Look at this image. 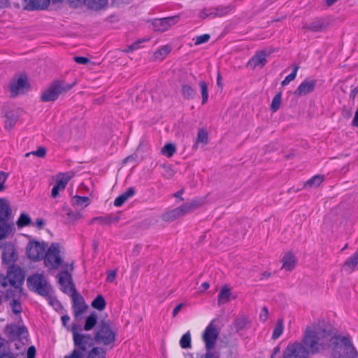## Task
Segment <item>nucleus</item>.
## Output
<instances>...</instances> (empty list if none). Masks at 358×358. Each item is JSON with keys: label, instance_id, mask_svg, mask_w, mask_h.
<instances>
[{"label": "nucleus", "instance_id": "1", "mask_svg": "<svg viewBox=\"0 0 358 358\" xmlns=\"http://www.w3.org/2000/svg\"><path fill=\"white\" fill-rule=\"evenodd\" d=\"M303 343L289 345L283 358H307L309 353H320L329 349L335 358H358V353L348 337L334 336L330 329L319 325L306 329Z\"/></svg>", "mask_w": 358, "mask_h": 358}, {"label": "nucleus", "instance_id": "2", "mask_svg": "<svg viewBox=\"0 0 358 358\" xmlns=\"http://www.w3.org/2000/svg\"><path fill=\"white\" fill-rule=\"evenodd\" d=\"M74 349L70 355L65 358H85L94 346V338L89 334L82 332V329L76 324L71 327Z\"/></svg>", "mask_w": 358, "mask_h": 358}, {"label": "nucleus", "instance_id": "3", "mask_svg": "<svg viewBox=\"0 0 358 358\" xmlns=\"http://www.w3.org/2000/svg\"><path fill=\"white\" fill-rule=\"evenodd\" d=\"M12 213L8 200L0 197V240L6 239L12 231L13 224L8 222L12 217Z\"/></svg>", "mask_w": 358, "mask_h": 358}, {"label": "nucleus", "instance_id": "4", "mask_svg": "<svg viewBox=\"0 0 358 358\" xmlns=\"http://www.w3.org/2000/svg\"><path fill=\"white\" fill-rule=\"evenodd\" d=\"M73 85L68 84L64 80H55L47 89L42 92L41 100L43 102L55 101L61 94L70 90Z\"/></svg>", "mask_w": 358, "mask_h": 358}, {"label": "nucleus", "instance_id": "5", "mask_svg": "<svg viewBox=\"0 0 358 358\" xmlns=\"http://www.w3.org/2000/svg\"><path fill=\"white\" fill-rule=\"evenodd\" d=\"M97 343L108 345L116 339V332L113 331L109 321H101L95 329L94 336Z\"/></svg>", "mask_w": 358, "mask_h": 358}, {"label": "nucleus", "instance_id": "6", "mask_svg": "<svg viewBox=\"0 0 358 358\" xmlns=\"http://www.w3.org/2000/svg\"><path fill=\"white\" fill-rule=\"evenodd\" d=\"M27 284L29 289L38 294L50 298L51 287L43 274L36 273L27 278Z\"/></svg>", "mask_w": 358, "mask_h": 358}, {"label": "nucleus", "instance_id": "7", "mask_svg": "<svg viewBox=\"0 0 358 358\" xmlns=\"http://www.w3.org/2000/svg\"><path fill=\"white\" fill-rule=\"evenodd\" d=\"M60 253L59 244L52 243L43 257L45 266L51 269L58 268L63 263Z\"/></svg>", "mask_w": 358, "mask_h": 358}, {"label": "nucleus", "instance_id": "8", "mask_svg": "<svg viewBox=\"0 0 358 358\" xmlns=\"http://www.w3.org/2000/svg\"><path fill=\"white\" fill-rule=\"evenodd\" d=\"M214 321L210 322L202 335L206 350H212L215 348L219 336V331L213 324Z\"/></svg>", "mask_w": 358, "mask_h": 358}, {"label": "nucleus", "instance_id": "9", "mask_svg": "<svg viewBox=\"0 0 358 358\" xmlns=\"http://www.w3.org/2000/svg\"><path fill=\"white\" fill-rule=\"evenodd\" d=\"M7 275L9 278V284L15 288H20L24 281V273L22 268L16 265L12 264L7 269Z\"/></svg>", "mask_w": 358, "mask_h": 358}, {"label": "nucleus", "instance_id": "10", "mask_svg": "<svg viewBox=\"0 0 358 358\" xmlns=\"http://www.w3.org/2000/svg\"><path fill=\"white\" fill-rule=\"evenodd\" d=\"M28 257L32 260L38 261L43 259L45 252V245L43 243L31 241L27 247Z\"/></svg>", "mask_w": 358, "mask_h": 358}, {"label": "nucleus", "instance_id": "11", "mask_svg": "<svg viewBox=\"0 0 358 358\" xmlns=\"http://www.w3.org/2000/svg\"><path fill=\"white\" fill-rule=\"evenodd\" d=\"M9 89L11 97L24 94L29 89L26 76L22 75L17 79L13 80L10 84Z\"/></svg>", "mask_w": 358, "mask_h": 358}, {"label": "nucleus", "instance_id": "12", "mask_svg": "<svg viewBox=\"0 0 358 358\" xmlns=\"http://www.w3.org/2000/svg\"><path fill=\"white\" fill-rule=\"evenodd\" d=\"M75 173L73 171L66 173H60L57 176V182L53 187L51 192V196L57 198L59 196V191H64L69 182V181L74 176Z\"/></svg>", "mask_w": 358, "mask_h": 358}, {"label": "nucleus", "instance_id": "13", "mask_svg": "<svg viewBox=\"0 0 358 358\" xmlns=\"http://www.w3.org/2000/svg\"><path fill=\"white\" fill-rule=\"evenodd\" d=\"M71 297L74 316L78 318L87 310V306L85 304L83 297L76 291L75 287H72Z\"/></svg>", "mask_w": 358, "mask_h": 358}, {"label": "nucleus", "instance_id": "14", "mask_svg": "<svg viewBox=\"0 0 358 358\" xmlns=\"http://www.w3.org/2000/svg\"><path fill=\"white\" fill-rule=\"evenodd\" d=\"M271 54V52L266 50L257 51L255 55L248 62L247 66L252 69L256 67H264L267 63L266 57Z\"/></svg>", "mask_w": 358, "mask_h": 358}, {"label": "nucleus", "instance_id": "15", "mask_svg": "<svg viewBox=\"0 0 358 358\" xmlns=\"http://www.w3.org/2000/svg\"><path fill=\"white\" fill-rule=\"evenodd\" d=\"M178 21V16L157 19L154 21L153 26L157 31L163 32L166 31L171 26L176 24Z\"/></svg>", "mask_w": 358, "mask_h": 358}, {"label": "nucleus", "instance_id": "16", "mask_svg": "<svg viewBox=\"0 0 358 358\" xmlns=\"http://www.w3.org/2000/svg\"><path fill=\"white\" fill-rule=\"evenodd\" d=\"M316 83L315 80H304L294 91V94L296 96H306L314 91Z\"/></svg>", "mask_w": 358, "mask_h": 358}, {"label": "nucleus", "instance_id": "17", "mask_svg": "<svg viewBox=\"0 0 358 358\" xmlns=\"http://www.w3.org/2000/svg\"><path fill=\"white\" fill-rule=\"evenodd\" d=\"M58 281L64 293L69 291L72 292V287H75L73 282L71 275L67 271H62L58 275Z\"/></svg>", "mask_w": 358, "mask_h": 358}, {"label": "nucleus", "instance_id": "18", "mask_svg": "<svg viewBox=\"0 0 358 358\" xmlns=\"http://www.w3.org/2000/svg\"><path fill=\"white\" fill-rule=\"evenodd\" d=\"M17 259V254L12 245H6L2 252V260L3 262L7 265H12Z\"/></svg>", "mask_w": 358, "mask_h": 358}, {"label": "nucleus", "instance_id": "19", "mask_svg": "<svg viewBox=\"0 0 358 358\" xmlns=\"http://www.w3.org/2000/svg\"><path fill=\"white\" fill-rule=\"evenodd\" d=\"M203 204L202 199L193 200L191 202L185 203L183 205L178 207V210L180 216H183L187 213H189L195 209L201 207Z\"/></svg>", "mask_w": 358, "mask_h": 358}, {"label": "nucleus", "instance_id": "20", "mask_svg": "<svg viewBox=\"0 0 358 358\" xmlns=\"http://www.w3.org/2000/svg\"><path fill=\"white\" fill-rule=\"evenodd\" d=\"M329 23L324 20H316L308 24H304L303 29L314 32L323 31L327 29Z\"/></svg>", "mask_w": 358, "mask_h": 358}, {"label": "nucleus", "instance_id": "21", "mask_svg": "<svg viewBox=\"0 0 358 358\" xmlns=\"http://www.w3.org/2000/svg\"><path fill=\"white\" fill-rule=\"evenodd\" d=\"M27 3L25 8L29 10H43L50 4V0H24Z\"/></svg>", "mask_w": 358, "mask_h": 358}, {"label": "nucleus", "instance_id": "22", "mask_svg": "<svg viewBox=\"0 0 358 358\" xmlns=\"http://www.w3.org/2000/svg\"><path fill=\"white\" fill-rule=\"evenodd\" d=\"M6 330L12 337H26L28 334L27 329L24 326L10 324L6 326Z\"/></svg>", "mask_w": 358, "mask_h": 358}, {"label": "nucleus", "instance_id": "23", "mask_svg": "<svg viewBox=\"0 0 358 358\" xmlns=\"http://www.w3.org/2000/svg\"><path fill=\"white\" fill-rule=\"evenodd\" d=\"M232 298L233 299H235L236 298V296H233L232 293L231 292V289L227 286L224 285L221 287L220 292L218 295V299L217 303L218 305L224 304L227 302H229Z\"/></svg>", "mask_w": 358, "mask_h": 358}, {"label": "nucleus", "instance_id": "24", "mask_svg": "<svg viewBox=\"0 0 358 358\" xmlns=\"http://www.w3.org/2000/svg\"><path fill=\"white\" fill-rule=\"evenodd\" d=\"M282 263V268H285L287 271H290L296 266V258L292 252H288L283 256Z\"/></svg>", "mask_w": 358, "mask_h": 358}, {"label": "nucleus", "instance_id": "25", "mask_svg": "<svg viewBox=\"0 0 358 358\" xmlns=\"http://www.w3.org/2000/svg\"><path fill=\"white\" fill-rule=\"evenodd\" d=\"M136 194V189L134 187H129L126 192L119 195L114 201V205L117 207L122 206V204L127 201L129 198L134 196Z\"/></svg>", "mask_w": 358, "mask_h": 358}, {"label": "nucleus", "instance_id": "26", "mask_svg": "<svg viewBox=\"0 0 358 358\" xmlns=\"http://www.w3.org/2000/svg\"><path fill=\"white\" fill-rule=\"evenodd\" d=\"M22 288H10L8 289L5 293V301H13L17 300H20L22 297Z\"/></svg>", "mask_w": 358, "mask_h": 358}, {"label": "nucleus", "instance_id": "27", "mask_svg": "<svg viewBox=\"0 0 358 358\" xmlns=\"http://www.w3.org/2000/svg\"><path fill=\"white\" fill-rule=\"evenodd\" d=\"M119 220H120L119 216L108 215L106 216H100V217H94L91 220L90 224H92L93 222L96 221L101 225H109L111 223L117 222L119 221Z\"/></svg>", "mask_w": 358, "mask_h": 358}, {"label": "nucleus", "instance_id": "28", "mask_svg": "<svg viewBox=\"0 0 358 358\" xmlns=\"http://www.w3.org/2000/svg\"><path fill=\"white\" fill-rule=\"evenodd\" d=\"M358 264V248L357 250L344 263L343 269L348 273H352Z\"/></svg>", "mask_w": 358, "mask_h": 358}, {"label": "nucleus", "instance_id": "29", "mask_svg": "<svg viewBox=\"0 0 358 358\" xmlns=\"http://www.w3.org/2000/svg\"><path fill=\"white\" fill-rule=\"evenodd\" d=\"M79 3H84L88 8L93 10H99L104 7L108 0H76Z\"/></svg>", "mask_w": 358, "mask_h": 358}, {"label": "nucleus", "instance_id": "30", "mask_svg": "<svg viewBox=\"0 0 358 358\" xmlns=\"http://www.w3.org/2000/svg\"><path fill=\"white\" fill-rule=\"evenodd\" d=\"M5 128L12 129L16 124L18 116L12 110L7 111L5 115Z\"/></svg>", "mask_w": 358, "mask_h": 358}, {"label": "nucleus", "instance_id": "31", "mask_svg": "<svg viewBox=\"0 0 358 358\" xmlns=\"http://www.w3.org/2000/svg\"><path fill=\"white\" fill-rule=\"evenodd\" d=\"M106 351L103 348L94 347L87 353V358H106Z\"/></svg>", "mask_w": 358, "mask_h": 358}, {"label": "nucleus", "instance_id": "32", "mask_svg": "<svg viewBox=\"0 0 358 358\" xmlns=\"http://www.w3.org/2000/svg\"><path fill=\"white\" fill-rule=\"evenodd\" d=\"M97 323V315L96 313H92L85 320L83 329L85 331L92 330Z\"/></svg>", "mask_w": 358, "mask_h": 358}, {"label": "nucleus", "instance_id": "33", "mask_svg": "<svg viewBox=\"0 0 358 358\" xmlns=\"http://www.w3.org/2000/svg\"><path fill=\"white\" fill-rule=\"evenodd\" d=\"M71 203L75 206L85 208L90 204V200L87 196H74L71 199Z\"/></svg>", "mask_w": 358, "mask_h": 358}, {"label": "nucleus", "instance_id": "34", "mask_svg": "<svg viewBox=\"0 0 358 358\" xmlns=\"http://www.w3.org/2000/svg\"><path fill=\"white\" fill-rule=\"evenodd\" d=\"M180 215L179 213V211L177 208L168 211L163 214L162 215V220L165 222H173L176 220V219L180 217Z\"/></svg>", "mask_w": 358, "mask_h": 358}, {"label": "nucleus", "instance_id": "35", "mask_svg": "<svg viewBox=\"0 0 358 358\" xmlns=\"http://www.w3.org/2000/svg\"><path fill=\"white\" fill-rule=\"evenodd\" d=\"M31 223V219L26 213H22L16 222L18 228H23Z\"/></svg>", "mask_w": 358, "mask_h": 358}, {"label": "nucleus", "instance_id": "36", "mask_svg": "<svg viewBox=\"0 0 358 358\" xmlns=\"http://www.w3.org/2000/svg\"><path fill=\"white\" fill-rule=\"evenodd\" d=\"M182 95L185 99H192L196 95V91L189 85H182Z\"/></svg>", "mask_w": 358, "mask_h": 358}, {"label": "nucleus", "instance_id": "37", "mask_svg": "<svg viewBox=\"0 0 358 358\" xmlns=\"http://www.w3.org/2000/svg\"><path fill=\"white\" fill-rule=\"evenodd\" d=\"M91 305L98 310H103L106 308V303L103 296L99 294L93 300Z\"/></svg>", "mask_w": 358, "mask_h": 358}, {"label": "nucleus", "instance_id": "38", "mask_svg": "<svg viewBox=\"0 0 358 358\" xmlns=\"http://www.w3.org/2000/svg\"><path fill=\"white\" fill-rule=\"evenodd\" d=\"M282 92L280 91L273 97L271 104V110L272 112L275 113L280 108L282 102Z\"/></svg>", "mask_w": 358, "mask_h": 358}, {"label": "nucleus", "instance_id": "39", "mask_svg": "<svg viewBox=\"0 0 358 358\" xmlns=\"http://www.w3.org/2000/svg\"><path fill=\"white\" fill-rule=\"evenodd\" d=\"M176 152V148L173 143H166L161 150V153L167 157H171Z\"/></svg>", "mask_w": 358, "mask_h": 358}, {"label": "nucleus", "instance_id": "40", "mask_svg": "<svg viewBox=\"0 0 358 358\" xmlns=\"http://www.w3.org/2000/svg\"><path fill=\"white\" fill-rule=\"evenodd\" d=\"M171 50L169 45H164L156 51L154 57L156 59L162 60Z\"/></svg>", "mask_w": 358, "mask_h": 358}, {"label": "nucleus", "instance_id": "41", "mask_svg": "<svg viewBox=\"0 0 358 358\" xmlns=\"http://www.w3.org/2000/svg\"><path fill=\"white\" fill-rule=\"evenodd\" d=\"M322 176L317 175L307 180L304 183L303 187L306 188L307 187H318L322 183Z\"/></svg>", "mask_w": 358, "mask_h": 358}, {"label": "nucleus", "instance_id": "42", "mask_svg": "<svg viewBox=\"0 0 358 358\" xmlns=\"http://www.w3.org/2000/svg\"><path fill=\"white\" fill-rule=\"evenodd\" d=\"M283 330H284L283 320H282V319H279L275 326L274 329H273L272 338L273 339L278 338L282 335Z\"/></svg>", "mask_w": 358, "mask_h": 358}, {"label": "nucleus", "instance_id": "43", "mask_svg": "<svg viewBox=\"0 0 358 358\" xmlns=\"http://www.w3.org/2000/svg\"><path fill=\"white\" fill-rule=\"evenodd\" d=\"M180 345L183 349L191 348V335L189 331L182 336L180 341Z\"/></svg>", "mask_w": 358, "mask_h": 358}, {"label": "nucleus", "instance_id": "44", "mask_svg": "<svg viewBox=\"0 0 358 358\" xmlns=\"http://www.w3.org/2000/svg\"><path fill=\"white\" fill-rule=\"evenodd\" d=\"M202 96V104H205L208 99V85L205 81H201L199 83Z\"/></svg>", "mask_w": 358, "mask_h": 358}, {"label": "nucleus", "instance_id": "45", "mask_svg": "<svg viewBox=\"0 0 358 358\" xmlns=\"http://www.w3.org/2000/svg\"><path fill=\"white\" fill-rule=\"evenodd\" d=\"M298 69H299L298 66H294L292 72L289 75L286 76L285 78L282 81L281 85L282 87L288 85L291 81H292L293 80L295 79Z\"/></svg>", "mask_w": 358, "mask_h": 358}, {"label": "nucleus", "instance_id": "46", "mask_svg": "<svg viewBox=\"0 0 358 358\" xmlns=\"http://www.w3.org/2000/svg\"><path fill=\"white\" fill-rule=\"evenodd\" d=\"M9 305L12 309V311L15 315H19L22 311L20 300L13 301L9 302Z\"/></svg>", "mask_w": 358, "mask_h": 358}, {"label": "nucleus", "instance_id": "47", "mask_svg": "<svg viewBox=\"0 0 358 358\" xmlns=\"http://www.w3.org/2000/svg\"><path fill=\"white\" fill-rule=\"evenodd\" d=\"M197 142L202 143L205 145L208 142V133L203 129L199 130L197 135Z\"/></svg>", "mask_w": 358, "mask_h": 358}, {"label": "nucleus", "instance_id": "48", "mask_svg": "<svg viewBox=\"0 0 358 358\" xmlns=\"http://www.w3.org/2000/svg\"><path fill=\"white\" fill-rule=\"evenodd\" d=\"M247 324V320L245 317H240L236 320L234 327L237 332L243 329Z\"/></svg>", "mask_w": 358, "mask_h": 358}, {"label": "nucleus", "instance_id": "49", "mask_svg": "<svg viewBox=\"0 0 358 358\" xmlns=\"http://www.w3.org/2000/svg\"><path fill=\"white\" fill-rule=\"evenodd\" d=\"M30 155H35L38 157L43 158L46 155V149L44 147H38L35 151L28 152L25 155L26 157H29Z\"/></svg>", "mask_w": 358, "mask_h": 358}, {"label": "nucleus", "instance_id": "50", "mask_svg": "<svg viewBox=\"0 0 358 358\" xmlns=\"http://www.w3.org/2000/svg\"><path fill=\"white\" fill-rule=\"evenodd\" d=\"M215 13H210L209 15H214L215 16H222L227 15L229 11V7H218L215 8Z\"/></svg>", "mask_w": 358, "mask_h": 358}, {"label": "nucleus", "instance_id": "51", "mask_svg": "<svg viewBox=\"0 0 358 358\" xmlns=\"http://www.w3.org/2000/svg\"><path fill=\"white\" fill-rule=\"evenodd\" d=\"M8 177V173L4 171H0V192L6 189V181Z\"/></svg>", "mask_w": 358, "mask_h": 358}, {"label": "nucleus", "instance_id": "52", "mask_svg": "<svg viewBox=\"0 0 358 358\" xmlns=\"http://www.w3.org/2000/svg\"><path fill=\"white\" fill-rule=\"evenodd\" d=\"M210 39V35L209 34H203L201 36H197L195 40V45H198L204 43H206Z\"/></svg>", "mask_w": 358, "mask_h": 358}, {"label": "nucleus", "instance_id": "53", "mask_svg": "<svg viewBox=\"0 0 358 358\" xmlns=\"http://www.w3.org/2000/svg\"><path fill=\"white\" fill-rule=\"evenodd\" d=\"M9 284V278L8 275H4L0 273V287L3 288L6 287Z\"/></svg>", "mask_w": 358, "mask_h": 358}, {"label": "nucleus", "instance_id": "54", "mask_svg": "<svg viewBox=\"0 0 358 358\" xmlns=\"http://www.w3.org/2000/svg\"><path fill=\"white\" fill-rule=\"evenodd\" d=\"M268 317V310L266 307H263L262 309V313H260L259 317L261 320L265 322L267 320Z\"/></svg>", "mask_w": 358, "mask_h": 358}, {"label": "nucleus", "instance_id": "55", "mask_svg": "<svg viewBox=\"0 0 358 358\" xmlns=\"http://www.w3.org/2000/svg\"><path fill=\"white\" fill-rule=\"evenodd\" d=\"M9 349L5 341L0 338V356L8 351Z\"/></svg>", "mask_w": 358, "mask_h": 358}, {"label": "nucleus", "instance_id": "56", "mask_svg": "<svg viewBox=\"0 0 358 358\" xmlns=\"http://www.w3.org/2000/svg\"><path fill=\"white\" fill-rule=\"evenodd\" d=\"M74 61L78 64H87L90 62V59L85 57H75Z\"/></svg>", "mask_w": 358, "mask_h": 358}, {"label": "nucleus", "instance_id": "57", "mask_svg": "<svg viewBox=\"0 0 358 358\" xmlns=\"http://www.w3.org/2000/svg\"><path fill=\"white\" fill-rule=\"evenodd\" d=\"M201 358H219V355L212 352V350H206Z\"/></svg>", "mask_w": 358, "mask_h": 358}, {"label": "nucleus", "instance_id": "58", "mask_svg": "<svg viewBox=\"0 0 358 358\" xmlns=\"http://www.w3.org/2000/svg\"><path fill=\"white\" fill-rule=\"evenodd\" d=\"M36 356V348L34 346L31 345L29 347L27 352V358H35Z\"/></svg>", "mask_w": 358, "mask_h": 358}, {"label": "nucleus", "instance_id": "59", "mask_svg": "<svg viewBox=\"0 0 358 358\" xmlns=\"http://www.w3.org/2000/svg\"><path fill=\"white\" fill-rule=\"evenodd\" d=\"M117 275V272L115 270H111L108 272L106 280L108 282H112L115 280Z\"/></svg>", "mask_w": 358, "mask_h": 358}, {"label": "nucleus", "instance_id": "60", "mask_svg": "<svg viewBox=\"0 0 358 358\" xmlns=\"http://www.w3.org/2000/svg\"><path fill=\"white\" fill-rule=\"evenodd\" d=\"M45 222L42 218H38L36 220L35 224L38 229H42L45 226Z\"/></svg>", "mask_w": 358, "mask_h": 358}, {"label": "nucleus", "instance_id": "61", "mask_svg": "<svg viewBox=\"0 0 358 358\" xmlns=\"http://www.w3.org/2000/svg\"><path fill=\"white\" fill-rule=\"evenodd\" d=\"M164 168L166 169V176L168 177V178H171L172 176H173L174 175V171L171 168V166H166V165H164L163 166Z\"/></svg>", "mask_w": 358, "mask_h": 358}, {"label": "nucleus", "instance_id": "62", "mask_svg": "<svg viewBox=\"0 0 358 358\" xmlns=\"http://www.w3.org/2000/svg\"><path fill=\"white\" fill-rule=\"evenodd\" d=\"M141 43V41H136V42L131 44L128 47V49L126 50L125 51L126 52H129V51H133V50H135L138 49L139 48V43Z\"/></svg>", "mask_w": 358, "mask_h": 358}, {"label": "nucleus", "instance_id": "63", "mask_svg": "<svg viewBox=\"0 0 358 358\" xmlns=\"http://www.w3.org/2000/svg\"><path fill=\"white\" fill-rule=\"evenodd\" d=\"M185 306L184 303H181L177 305L175 308L173 310V317H175L178 314V313L180 311L182 308Z\"/></svg>", "mask_w": 358, "mask_h": 358}, {"label": "nucleus", "instance_id": "64", "mask_svg": "<svg viewBox=\"0 0 358 358\" xmlns=\"http://www.w3.org/2000/svg\"><path fill=\"white\" fill-rule=\"evenodd\" d=\"M0 358H16L15 356L10 350L0 356Z\"/></svg>", "mask_w": 358, "mask_h": 358}]
</instances>
